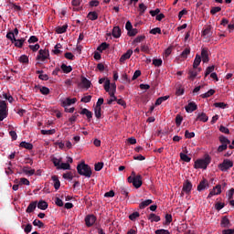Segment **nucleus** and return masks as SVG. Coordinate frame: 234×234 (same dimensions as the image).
<instances>
[{"label": "nucleus", "instance_id": "f257e3e1", "mask_svg": "<svg viewBox=\"0 0 234 234\" xmlns=\"http://www.w3.org/2000/svg\"><path fill=\"white\" fill-rule=\"evenodd\" d=\"M77 172L80 176H86V178L92 176V169L89 165L85 164V162H81L77 165Z\"/></svg>", "mask_w": 234, "mask_h": 234}, {"label": "nucleus", "instance_id": "f03ea898", "mask_svg": "<svg viewBox=\"0 0 234 234\" xmlns=\"http://www.w3.org/2000/svg\"><path fill=\"white\" fill-rule=\"evenodd\" d=\"M211 164V157L207 155L204 159H197L194 164L195 169H207V165Z\"/></svg>", "mask_w": 234, "mask_h": 234}, {"label": "nucleus", "instance_id": "7ed1b4c3", "mask_svg": "<svg viewBox=\"0 0 234 234\" xmlns=\"http://www.w3.org/2000/svg\"><path fill=\"white\" fill-rule=\"evenodd\" d=\"M104 90L109 92V95L111 96V98H113V100H118V98H116V96H114V94H116V84H112V88H111V80H105Z\"/></svg>", "mask_w": 234, "mask_h": 234}, {"label": "nucleus", "instance_id": "20e7f679", "mask_svg": "<svg viewBox=\"0 0 234 234\" xmlns=\"http://www.w3.org/2000/svg\"><path fill=\"white\" fill-rule=\"evenodd\" d=\"M8 117V106L5 101H0V122Z\"/></svg>", "mask_w": 234, "mask_h": 234}, {"label": "nucleus", "instance_id": "39448f33", "mask_svg": "<svg viewBox=\"0 0 234 234\" xmlns=\"http://www.w3.org/2000/svg\"><path fill=\"white\" fill-rule=\"evenodd\" d=\"M231 167H233V161L229 159L223 160V162L218 165V169H220V171H223V172H226L229 169H231Z\"/></svg>", "mask_w": 234, "mask_h": 234}, {"label": "nucleus", "instance_id": "423d86ee", "mask_svg": "<svg viewBox=\"0 0 234 234\" xmlns=\"http://www.w3.org/2000/svg\"><path fill=\"white\" fill-rule=\"evenodd\" d=\"M48 56H50L48 49H40L38 51V55L37 56V59L38 61H45V59H48Z\"/></svg>", "mask_w": 234, "mask_h": 234}, {"label": "nucleus", "instance_id": "0eeeda50", "mask_svg": "<svg viewBox=\"0 0 234 234\" xmlns=\"http://www.w3.org/2000/svg\"><path fill=\"white\" fill-rule=\"evenodd\" d=\"M96 222V216L94 215H88L85 218V224L87 228H91V226H94V223Z\"/></svg>", "mask_w": 234, "mask_h": 234}, {"label": "nucleus", "instance_id": "6e6552de", "mask_svg": "<svg viewBox=\"0 0 234 234\" xmlns=\"http://www.w3.org/2000/svg\"><path fill=\"white\" fill-rule=\"evenodd\" d=\"M220 193H222V186L218 185L210 190L207 198H211V197H215V195H220Z\"/></svg>", "mask_w": 234, "mask_h": 234}, {"label": "nucleus", "instance_id": "1a4fd4ad", "mask_svg": "<svg viewBox=\"0 0 234 234\" xmlns=\"http://www.w3.org/2000/svg\"><path fill=\"white\" fill-rule=\"evenodd\" d=\"M201 59L203 61V63H208L209 62V53L207 51V48H203L201 49Z\"/></svg>", "mask_w": 234, "mask_h": 234}, {"label": "nucleus", "instance_id": "9d476101", "mask_svg": "<svg viewBox=\"0 0 234 234\" xmlns=\"http://www.w3.org/2000/svg\"><path fill=\"white\" fill-rule=\"evenodd\" d=\"M191 189H193V184L189 180H186V182L183 184V191L186 193V195H189L191 193Z\"/></svg>", "mask_w": 234, "mask_h": 234}, {"label": "nucleus", "instance_id": "9b49d317", "mask_svg": "<svg viewBox=\"0 0 234 234\" xmlns=\"http://www.w3.org/2000/svg\"><path fill=\"white\" fill-rule=\"evenodd\" d=\"M209 188V182L204 178L197 186V191H204V189Z\"/></svg>", "mask_w": 234, "mask_h": 234}, {"label": "nucleus", "instance_id": "f8f14e48", "mask_svg": "<svg viewBox=\"0 0 234 234\" xmlns=\"http://www.w3.org/2000/svg\"><path fill=\"white\" fill-rule=\"evenodd\" d=\"M142 184H143L142 176L140 175L133 177V187H135L136 189H139V187H142Z\"/></svg>", "mask_w": 234, "mask_h": 234}, {"label": "nucleus", "instance_id": "ddd939ff", "mask_svg": "<svg viewBox=\"0 0 234 234\" xmlns=\"http://www.w3.org/2000/svg\"><path fill=\"white\" fill-rule=\"evenodd\" d=\"M22 173H24L25 175H27V176H33V175H36V170L27 165V166H23Z\"/></svg>", "mask_w": 234, "mask_h": 234}, {"label": "nucleus", "instance_id": "4468645a", "mask_svg": "<svg viewBox=\"0 0 234 234\" xmlns=\"http://www.w3.org/2000/svg\"><path fill=\"white\" fill-rule=\"evenodd\" d=\"M51 180L53 181V186L56 191L61 187V182L59 181V177L58 176H52Z\"/></svg>", "mask_w": 234, "mask_h": 234}, {"label": "nucleus", "instance_id": "2eb2a0df", "mask_svg": "<svg viewBox=\"0 0 234 234\" xmlns=\"http://www.w3.org/2000/svg\"><path fill=\"white\" fill-rule=\"evenodd\" d=\"M80 114L86 116L88 122H90V120H92V112L89 111L87 108L82 109L80 112Z\"/></svg>", "mask_w": 234, "mask_h": 234}, {"label": "nucleus", "instance_id": "dca6fc26", "mask_svg": "<svg viewBox=\"0 0 234 234\" xmlns=\"http://www.w3.org/2000/svg\"><path fill=\"white\" fill-rule=\"evenodd\" d=\"M131 56H133V49H128L127 52L122 55V57L120 58L121 63L125 62L126 59H130Z\"/></svg>", "mask_w": 234, "mask_h": 234}, {"label": "nucleus", "instance_id": "f3484780", "mask_svg": "<svg viewBox=\"0 0 234 234\" xmlns=\"http://www.w3.org/2000/svg\"><path fill=\"white\" fill-rule=\"evenodd\" d=\"M220 226H221V228H230L231 227V222L229 221V218H228L227 216H224L221 218Z\"/></svg>", "mask_w": 234, "mask_h": 234}, {"label": "nucleus", "instance_id": "a211bd4d", "mask_svg": "<svg viewBox=\"0 0 234 234\" xmlns=\"http://www.w3.org/2000/svg\"><path fill=\"white\" fill-rule=\"evenodd\" d=\"M80 85L83 89H90V85H92V83H90V80H89L87 78L81 77Z\"/></svg>", "mask_w": 234, "mask_h": 234}, {"label": "nucleus", "instance_id": "6ab92c4d", "mask_svg": "<svg viewBox=\"0 0 234 234\" xmlns=\"http://www.w3.org/2000/svg\"><path fill=\"white\" fill-rule=\"evenodd\" d=\"M186 111L187 112H194V111H197V109H198V107L197 106V103L195 102H189L186 107H185Z\"/></svg>", "mask_w": 234, "mask_h": 234}, {"label": "nucleus", "instance_id": "aec40b11", "mask_svg": "<svg viewBox=\"0 0 234 234\" xmlns=\"http://www.w3.org/2000/svg\"><path fill=\"white\" fill-rule=\"evenodd\" d=\"M37 207V201H32L27 208L26 209V212L27 213H34V211L36 210V208Z\"/></svg>", "mask_w": 234, "mask_h": 234}, {"label": "nucleus", "instance_id": "412c9836", "mask_svg": "<svg viewBox=\"0 0 234 234\" xmlns=\"http://www.w3.org/2000/svg\"><path fill=\"white\" fill-rule=\"evenodd\" d=\"M209 120V117H207V115L204 112L199 113L196 119V122H203L204 123H206V122H207Z\"/></svg>", "mask_w": 234, "mask_h": 234}, {"label": "nucleus", "instance_id": "4be33fe9", "mask_svg": "<svg viewBox=\"0 0 234 234\" xmlns=\"http://www.w3.org/2000/svg\"><path fill=\"white\" fill-rule=\"evenodd\" d=\"M78 100L76 98L70 99L67 98L65 101H62V106L67 107V105H74Z\"/></svg>", "mask_w": 234, "mask_h": 234}, {"label": "nucleus", "instance_id": "5701e85b", "mask_svg": "<svg viewBox=\"0 0 234 234\" xmlns=\"http://www.w3.org/2000/svg\"><path fill=\"white\" fill-rule=\"evenodd\" d=\"M112 35L113 36V37H116L118 39V37L122 36V29L120 28V27H114Z\"/></svg>", "mask_w": 234, "mask_h": 234}, {"label": "nucleus", "instance_id": "b1692460", "mask_svg": "<svg viewBox=\"0 0 234 234\" xmlns=\"http://www.w3.org/2000/svg\"><path fill=\"white\" fill-rule=\"evenodd\" d=\"M200 63H202V57L197 54L194 59L193 69H198V65H200Z\"/></svg>", "mask_w": 234, "mask_h": 234}, {"label": "nucleus", "instance_id": "393cba45", "mask_svg": "<svg viewBox=\"0 0 234 234\" xmlns=\"http://www.w3.org/2000/svg\"><path fill=\"white\" fill-rule=\"evenodd\" d=\"M20 147H23V149H27V151H32V149H34V144L23 141L20 143Z\"/></svg>", "mask_w": 234, "mask_h": 234}, {"label": "nucleus", "instance_id": "a878e982", "mask_svg": "<svg viewBox=\"0 0 234 234\" xmlns=\"http://www.w3.org/2000/svg\"><path fill=\"white\" fill-rule=\"evenodd\" d=\"M60 69L64 74H69V72H72V66H67L65 63L60 66Z\"/></svg>", "mask_w": 234, "mask_h": 234}, {"label": "nucleus", "instance_id": "bb28decb", "mask_svg": "<svg viewBox=\"0 0 234 234\" xmlns=\"http://www.w3.org/2000/svg\"><path fill=\"white\" fill-rule=\"evenodd\" d=\"M197 76H198V71H197V69H190L188 71V80H191L192 81H194Z\"/></svg>", "mask_w": 234, "mask_h": 234}, {"label": "nucleus", "instance_id": "cd10ccee", "mask_svg": "<svg viewBox=\"0 0 234 234\" xmlns=\"http://www.w3.org/2000/svg\"><path fill=\"white\" fill-rule=\"evenodd\" d=\"M148 220H151V222H160L161 218H160V216H157L154 213H151L148 216Z\"/></svg>", "mask_w": 234, "mask_h": 234}, {"label": "nucleus", "instance_id": "c85d7f7f", "mask_svg": "<svg viewBox=\"0 0 234 234\" xmlns=\"http://www.w3.org/2000/svg\"><path fill=\"white\" fill-rule=\"evenodd\" d=\"M71 5H72V6H74L73 10H75L76 12H80V10H81L80 7H78V6H80V5H81L80 0H72Z\"/></svg>", "mask_w": 234, "mask_h": 234}, {"label": "nucleus", "instance_id": "c756f323", "mask_svg": "<svg viewBox=\"0 0 234 234\" xmlns=\"http://www.w3.org/2000/svg\"><path fill=\"white\" fill-rule=\"evenodd\" d=\"M26 39L25 38H19V39H16L14 41L15 43V47H16L17 48H23V45L25 43Z\"/></svg>", "mask_w": 234, "mask_h": 234}, {"label": "nucleus", "instance_id": "7c9ffc66", "mask_svg": "<svg viewBox=\"0 0 234 234\" xmlns=\"http://www.w3.org/2000/svg\"><path fill=\"white\" fill-rule=\"evenodd\" d=\"M37 204L38 209H42L43 211H45V209L48 207V203H47V201L40 200Z\"/></svg>", "mask_w": 234, "mask_h": 234}, {"label": "nucleus", "instance_id": "2f4dec72", "mask_svg": "<svg viewBox=\"0 0 234 234\" xmlns=\"http://www.w3.org/2000/svg\"><path fill=\"white\" fill-rule=\"evenodd\" d=\"M151 204H153V201L151 199H146L140 203L139 207L141 209H145V207H147V206H151Z\"/></svg>", "mask_w": 234, "mask_h": 234}, {"label": "nucleus", "instance_id": "473e14b6", "mask_svg": "<svg viewBox=\"0 0 234 234\" xmlns=\"http://www.w3.org/2000/svg\"><path fill=\"white\" fill-rule=\"evenodd\" d=\"M167 100H169V95L166 96H163V97H159L156 101H155V105H162V103H164V101H167Z\"/></svg>", "mask_w": 234, "mask_h": 234}, {"label": "nucleus", "instance_id": "72a5a7b5", "mask_svg": "<svg viewBox=\"0 0 234 234\" xmlns=\"http://www.w3.org/2000/svg\"><path fill=\"white\" fill-rule=\"evenodd\" d=\"M88 19H90V21H96V19H98V13H96V11H90L88 16H87Z\"/></svg>", "mask_w": 234, "mask_h": 234}, {"label": "nucleus", "instance_id": "f704fd0d", "mask_svg": "<svg viewBox=\"0 0 234 234\" xmlns=\"http://www.w3.org/2000/svg\"><path fill=\"white\" fill-rule=\"evenodd\" d=\"M191 54V48H186L182 53H181V58H183V59H187V56H189Z\"/></svg>", "mask_w": 234, "mask_h": 234}, {"label": "nucleus", "instance_id": "c9c22d12", "mask_svg": "<svg viewBox=\"0 0 234 234\" xmlns=\"http://www.w3.org/2000/svg\"><path fill=\"white\" fill-rule=\"evenodd\" d=\"M219 142L221 144H224V145H229V144H231V141H229V139H228L224 135L219 136Z\"/></svg>", "mask_w": 234, "mask_h": 234}, {"label": "nucleus", "instance_id": "e433bc0d", "mask_svg": "<svg viewBox=\"0 0 234 234\" xmlns=\"http://www.w3.org/2000/svg\"><path fill=\"white\" fill-rule=\"evenodd\" d=\"M67 28H69L68 25H64L62 27H58L56 29L57 34H65L67 32Z\"/></svg>", "mask_w": 234, "mask_h": 234}, {"label": "nucleus", "instance_id": "4c0bfd02", "mask_svg": "<svg viewBox=\"0 0 234 234\" xmlns=\"http://www.w3.org/2000/svg\"><path fill=\"white\" fill-rule=\"evenodd\" d=\"M202 36H207V37H211V26H207L202 32Z\"/></svg>", "mask_w": 234, "mask_h": 234}, {"label": "nucleus", "instance_id": "58836bf2", "mask_svg": "<svg viewBox=\"0 0 234 234\" xmlns=\"http://www.w3.org/2000/svg\"><path fill=\"white\" fill-rule=\"evenodd\" d=\"M61 158L58 159L57 157H52L51 162L58 169V167L61 165Z\"/></svg>", "mask_w": 234, "mask_h": 234}, {"label": "nucleus", "instance_id": "ea45409f", "mask_svg": "<svg viewBox=\"0 0 234 234\" xmlns=\"http://www.w3.org/2000/svg\"><path fill=\"white\" fill-rule=\"evenodd\" d=\"M21 228L24 229L26 234H28L30 231H32V224L30 223L27 225L22 224Z\"/></svg>", "mask_w": 234, "mask_h": 234}, {"label": "nucleus", "instance_id": "a19ab883", "mask_svg": "<svg viewBox=\"0 0 234 234\" xmlns=\"http://www.w3.org/2000/svg\"><path fill=\"white\" fill-rule=\"evenodd\" d=\"M109 48V44L107 42H102L97 48L99 52H102L103 50H107Z\"/></svg>", "mask_w": 234, "mask_h": 234}, {"label": "nucleus", "instance_id": "79ce46f5", "mask_svg": "<svg viewBox=\"0 0 234 234\" xmlns=\"http://www.w3.org/2000/svg\"><path fill=\"white\" fill-rule=\"evenodd\" d=\"M179 156L183 162H186V163L191 162V157H189L187 154L184 153H180Z\"/></svg>", "mask_w": 234, "mask_h": 234}, {"label": "nucleus", "instance_id": "37998d69", "mask_svg": "<svg viewBox=\"0 0 234 234\" xmlns=\"http://www.w3.org/2000/svg\"><path fill=\"white\" fill-rule=\"evenodd\" d=\"M165 218V221L164 222V224L166 226H169V224L173 222V216L171 214H166Z\"/></svg>", "mask_w": 234, "mask_h": 234}, {"label": "nucleus", "instance_id": "c03bdc74", "mask_svg": "<svg viewBox=\"0 0 234 234\" xmlns=\"http://www.w3.org/2000/svg\"><path fill=\"white\" fill-rule=\"evenodd\" d=\"M146 10H147V6L145 5V4L142 3L139 5L140 16H144V14H145Z\"/></svg>", "mask_w": 234, "mask_h": 234}, {"label": "nucleus", "instance_id": "a18cd8bd", "mask_svg": "<svg viewBox=\"0 0 234 234\" xmlns=\"http://www.w3.org/2000/svg\"><path fill=\"white\" fill-rule=\"evenodd\" d=\"M183 120H184V117H182V115H180V114H177L176 117V125L177 127H180V125H182Z\"/></svg>", "mask_w": 234, "mask_h": 234}, {"label": "nucleus", "instance_id": "49530a36", "mask_svg": "<svg viewBox=\"0 0 234 234\" xmlns=\"http://www.w3.org/2000/svg\"><path fill=\"white\" fill-rule=\"evenodd\" d=\"M18 61L20 63H24L25 65H27V63H28V56H27V55L20 56V58H18Z\"/></svg>", "mask_w": 234, "mask_h": 234}, {"label": "nucleus", "instance_id": "de8ad7c7", "mask_svg": "<svg viewBox=\"0 0 234 234\" xmlns=\"http://www.w3.org/2000/svg\"><path fill=\"white\" fill-rule=\"evenodd\" d=\"M215 94V90L211 89L207 92L201 94L202 98H210V96H213Z\"/></svg>", "mask_w": 234, "mask_h": 234}, {"label": "nucleus", "instance_id": "09e8293b", "mask_svg": "<svg viewBox=\"0 0 234 234\" xmlns=\"http://www.w3.org/2000/svg\"><path fill=\"white\" fill-rule=\"evenodd\" d=\"M40 92L44 96H48V94H50V89H48V87L43 86V87L40 88Z\"/></svg>", "mask_w": 234, "mask_h": 234}, {"label": "nucleus", "instance_id": "8fccbe9b", "mask_svg": "<svg viewBox=\"0 0 234 234\" xmlns=\"http://www.w3.org/2000/svg\"><path fill=\"white\" fill-rule=\"evenodd\" d=\"M62 178H64L65 180H72L74 176H72V172H68L62 175Z\"/></svg>", "mask_w": 234, "mask_h": 234}, {"label": "nucleus", "instance_id": "3c124183", "mask_svg": "<svg viewBox=\"0 0 234 234\" xmlns=\"http://www.w3.org/2000/svg\"><path fill=\"white\" fill-rule=\"evenodd\" d=\"M95 117L100 120L101 118V108L95 107L94 109Z\"/></svg>", "mask_w": 234, "mask_h": 234}, {"label": "nucleus", "instance_id": "603ef678", "mask_svg": "<svg viewBox=\"0 0 234 234\" xmlns=\"http://www.w3.org/2000/svg\"><path fill=\"white\" fill-rule=\"evenodd\" d=\"M33 226H37V228H45V224L39 219H35L33 221Z\"/></svg>", "mask_w": 234, "mask_h": 234}, {"label": "nucleus", "instance_id": "864d4df0", "mask_svg": "<svg viewBox=\"0 0 234 234\" xmlns=\"http://www.w3.org/2000/svg\"><path fill=\"white\" fill-rule=\"evenodd\" d=\"M56 133V129H51V130H41V134H55Z\"/></svg>", "mask_w": 234, "mask_h": 234}, {"label": "nucleus", "instance_id": "5fc2aeb1", "mask_svg": "<svg viewBox=\"0 0 234 234\" xmlns=\"http://www.w3.org/2000/svg\"><path fill=\"white\" fill-rule=\"evenodd\" d=\"M213 70H215V66L207 67L206 69V72H205V78H207V76H209V74H211V72H213Z\"/></svg>", "mask_w": 234, "mask_h": 234}, {"label": "nucleus", "instance_id": "6e6d98bb", "mask_svg": "<svg viewBox=\"0 0 234 234\" xmlns=\"http://www.w3.org/2000/svg\"><path fill=\"white\" fill-rule=\"evenodd\" d=\"M58 169H64L65 170H70V164L69 163H62L60 166H58Z\"/></svg>", "mask_w": 234, "mask_h": 234}, {"label": "nucleus", "instance_id": "4d7b16f0", "mask_svg": "<svg viewBox=\"0 0 234 234\" xmlns=\"http://www.w3.org/2000/svg\"><path fill=\"white\" fill-rule=\"evenodd\" d=\"M225 206L226 204L218 202L215 204V208L217 209V211H220V209H224Z\"/></svg>", "mask_w": 234, "mask_h": 234}, {"label": "nucleus", "instance_id": "13d9d810", "mask_svg": "<svg viewBox=\"0 0 234 234\" xmlns=\"http://www.w3.org/2000/svg\"><path fill=\"white\" fill-rule=\"evenodd\" d=\"M222 8L220 6H214L211 8L210 14H212V16H215V14H218V12H220Z\"/></svg>", "mask_w": 234, "mask_h": 234}, {"label": "nucleus", "instance_id": "bf43d9fd", "mask_svg": "<svg viewBox=\"0 0 234 234\" xmlns=\"http://www.w3.org/2000/svg\"><path fill=\"white\" fill-rule=\"evenodd\" d=\"M150 34L156 36V34H162V29L160 27H154L150 30Z\"/></svg>", "mask_w": 234, "mask_h": 234}, {"label": "nucleus", "instance_id": "052dcab7", "mask_svg": "<svg viewBox=\"0 0 234 234\" xmlns=\"http://www.w3.org/2000/svg\"><path fill=\"white\" fill-rule=\"evenodd\" d=\"M162 58H154L153 60V65H154V67H162Z\"/></svg>", "mask_w": 234, "mask_h": 234}, {"label": "nucleus", "instance_id": "680f3d73", "mask_svg": "<svg viewBox=\"0 0 234 234\" xmlns=\"http://www.w3.org/2000/svg\"><path fill=\"white\" fill-rule=\"evenodd\" d=\"M138 217H140V212H133L129 216L130 220H136V218H138Z\"/></svg>", "mask_w": 234, "mask_h": 234}, {"label": "nucleus", "instance_id": "e2e57ef3", "mask_svg": "<svg viewBox=\"0 0 234 234\" xmlns=\"http://www.w3.org/2000/svg\"><path fill=\"white\" fill-rule=\"evenodd\" d=\"M6 37H7V39H10V41H12V43H14L16 41V36L14 35V32H8L6 34Z\"/></svg>", "mask_w": 234, "mask_h": 234}, {"label": "nucleus", "instance_id": "0e129e2a", "mask_svg": "<svg viewBox=\"0 0 234 234\" xmlns=\"http://www.w3.org/2000/svg\"><path fill=\"white\" fill-rule=\"evenodd\" d=\"M138 34V29L136 28H132L128 31V36H130V37H133L134 36H136Z\"/></svg>", "mask_w": 234, "mask_h": 234}, {"label": "nucleus", "instance_id": "69168bd1", "mask_svg": "<svg viewBox=\"0 0 234 234\" xmlns=\"http://www.w3.org/2000/svg\"><path fill=\"white\" fill-rule=\"evenodd\" d=\"M185 137L188 139L195 138V133L194 132L190 133L189 131L186 130L185 132Z\"/></svg>", "mask_w": 234, "mask_h": 234}, {"label": "nucleus", "instance_id": "338daca9", "mask_svg": "<svg viewBox=\"0 0 234 234\" xmlns=\"http://www.w3.org/2000/svg\"><path fill=\"white\" fill-rule=\"evenodd\" d=\"M155 234H171V232H169L167 229H161L155 230Z\"/></svg>", "mask_w": 234, "mask_h": 234}, {"label": "nucleus", "instance_id": "774afa93", "mask_svg": "<svg viewBox=\"0 0 234 234\" xmlns=\"http://www.w3.org/2000/svg\"><path fill=\"white\" fill-rule=\"evenodd\" d=\"M222 234H234V229H228L222 230Z\"/></svg>", "mask_w": 234, "mask_h": 234}]
</instances>
